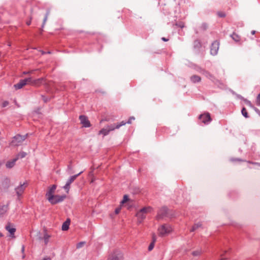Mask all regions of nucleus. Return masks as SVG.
<instances>
[{
	"instance_id": "5",
	"label": "nucleus",
	"mask_w": 260,
	"mask_h": 260,
	"mask_svg": "<svg viewBox=\"0 0 260 260\" xmlns=\"http://www.w3.org/2000/svg\"><path fill=\"white\" fill-rule=\"evenodd\" d=\"M82 171L80 172L78 174L73 175L70 177V178L66 182L65 185L63 187V188L66 190L67 192H69V190L70 188L71 184L74 181V180L80 175L82 173Z\"/></svg>"
},
{
	"instance_id": "34",
	"label": "nucleus",
	"mask_w": 260,
	"mask_h": 260,
	"mask_svg": "<svg viewBox=\"0 0 260 260\" xmlns=\"http://www.w3.org/2000/svg\"><path fill=\"white\" fill-rule=\"evenodd\" d=\"M207 28L208 25L206 23H203L200 27V29L202 31H205L207 29Z\"/></svg>"
},
{
	"instance_id": "49",
	"label": "nucleus",
	"mask_w": 260,
	"mask_h": 260,
	"mask_svg": "<svg viewBox=\"0 0 260 260\" xmlns=\"http://www.w3.org/2000/svg\"><path fill=\"white\" fill-rule=\"evenodd\" d=\"M34 70H31V71H30V72H23V74H29V73H32L34 72Z\"/></svg>"
},
{
	"instance_id": "3",
	"label": "nucleus",
	"mask_w": 260,
	"mask_h": 260,
	"mask_svg": "<svg viewBox=\"0 0 260 260\" xmlns=\"http://www.w3.org/2000/svg\"><path fill=\"white\" fill-rule=\"evenodd\" d=\"M172 231L171 227L168 224H163L158 229V234L160 236L163 237L168 234Z\"/></svg>"
},
{
	"instance_id": "47",
	"label": "nucleus",
	"mask_w": 260,
	"mask_h": 260,
	"mask_svg": "<svg viewBox=\"0 0 260 260\" xmlns=\"http://www.w3.org/2000/svg\"><path fill=\"white\" fill-rule=\"evenodd\" d=\"M156 236L154 234H153V236H152V242H153V243H154L156 241Z\"/></svg>"
},
{
	"instance_id": "46",
	"label": "nucleus",
	"mask_w": 260,
	"mask_h": 260,
	"mask_svg": "<svg viewBox=\"0 0 260 260\" xmlns=\"http://www.w3.org/2000/svg\"><path fill=\"white\" fill-rule=\"evenodd\" d=\"M9 105V102L8 101H4L3 103V107H5Z\"/></svg>"
},
{
	"instance_id": "25",
	"label": "nucleus",
	"mask_w": 260,
	"mask_h": 260,
	"mask_svg": "<svg viewBox=\"0 0 260 260\" xmlns=\"http://www.w3.org/2000/svg\"><path fill=\"white\" fill-rule=\"evenodd\" d=\"M202 223L201 222H198L197 223H195L192 227V228L190 229V231L191 232H194L196 230H197L198 228L202 226Z\"/></svg>"
},
{
	"instance_id": "24",
	"label": "nucleus",
	"mask_w": 260,
	"mask_h": 260,
	"mask_svg": "<svg viewBox=\"0 0 260 260\" xmlns=\"http://www.w3.org/2000/svg\"><path fill=\"white\" fill-rule=\"evenodd\" d=\"M126 123H127V122H125L124 121H122L121 122L118 124L113 123L112 125H113L114 128L115 129H118L120 128L121 126L124 125Z\"/></svg>"
},
{
	"instance_id": "4",
	"label": "nucleus",
	"mask_w": 260,
	"mask_h": 260,
	"mask_svg": "<svg viewBox=\"0 0 260 260\" xmlns=\"http://www.w3.org/2000/svg\"><path fill=\"white\" fill-rule=\"evenodd\" d=\"M66 198V196L54 195L48 198V200L52 204H56L61 202Z\"/></svg>"
},
{
	"instance_id": "57",
	"label": "nucleus",
	"mask_w": 260,
	"mask_h": 260,
	"mask_svg": "<svg viewBox=\"0 0 260 260\" xmlns=\"http://www.w3.org/2000/svg\"><path fill=\"white\" fill-rule=\"evenodd\" d=\"M4 235L0 232V238L3 237Z\"/></svg>"
},
{
	"instance_id": "38",
	"label": "nucleus",
	"mask_w": 260,
	"mask_h": 260,
	"mask_svg": "<svg viewBox=\"0 0 260 260\" xmlns=\"http://www.w3.org/2000/svg\"><path fill=\"white\" fill-rule=\"evenodd\" d=\"M85 244V242H79L77 244V248H80L81 247H82Z\"/></svg>"
},
{
	"instance_id": "6",
	"label": "nucleus",
	"mask_w": 260,
	"mask_h": 260,
	"mask_svg": "<svg viewBox=\"0 0 260 260\" xmlns=\"http://www.w3.org/2000/svg\"><path fill=\"white\" fill-rule=\"evenodd\" d=\"M168 216V208L166 207H163L158 211L156 218L158 220H159Z\"/></svg>"
},
{
	"instance_id": "41",
	"label": "nucleus",
	"mask_w": 260,
	"mask_h": 260,
	"mask_svg": "<svg viewBox=\"0 0 260 260\" xmlns=\"http://www.w3.org/2000/svg\"><path fill=\"white\" fill-rule=\"evenodd\" d=\"M176 25H177L178 27H181V28H183L184 27V23L182 22H179L178 23H176Z\"/></svg>"
},
{
	"instance_id": "44",
	"label": "nucleus",
	"mask_w": 260,
	"mask_h": 260,
	"mask_svg": "<svg viewBox=\"0 0 260 260\" xmlns=\"http://www.w3.org/2000/svg\"><path fill=\"white\" fill-rule=\"evenodd\" d=\"M218 15L220 17H224L225 16V14L222 12H218Z\"/></svg>"
},
{
	"instance_id": "14",
	"label": "nucleus",
	"mask_w": 260,
	"mask_h": 260,
	"mask_svg": "<svg viewBox=\"0 0 260 260\" xmlns=\"http://www.w3.org/2000/svg\"><path fill=\"white\" fill-rule=\"evenodd\" d=\"M18 159V157H15L12 160L8 161L6 164V167L8 169L12 168L15 165L16 161Z\"/></svg>"
},
{
	"instance_id": "36",
	"label": "nucleus",
	"mask_w": 260,
	"mask_h": 260,
	"mask_svg": "<svg viewBox=\"0 0 260 260\" xmlns=\"http://www.w3.org/2000/svg\"><path fill=\"white\" fill-rule=\"evenodd\" d=\"M128 200V197L127 195H124L122 201H121V204H123Z\"/></svg>"
},
{
	"instance_id": "59",
	"label": "nucleus",
	"mask_w": 260,
	"mask_h": 260,
	"mask_svg": "<svg viewBox=\"0 0 260 260\" xmlns=\"http://www.w3.org/2000/svg\"><path fill=\"white\" fill-rule=\"evenodd\" d=\"M0 189L2 190L3 189L2 187H0Z\"/></svg>"
},
{
	"instance_id": "51",
	"label": "nucleus",
	"mask_w": 260,
	"mask_h": 260,
	"mask_svg": "<svg viewBox=\"0 0 260 260\" xmlns=\"http://www.w3.org/2000/svg\"><path fill=\"white\" fill-rule=\"evenodd\" d=\"M42 260H51V258L50 257H46L44 258Z\"/></svg>"
},
{
	"instance_id": "53",
	"label": "nucleus",
	"mask_w": 260,
	"mask_h": 260,
	"mask_svg": "<svg viewBox=\"0 0 260 260\" xmlns=\"http://www.w3.org/2000/svg\"><path fill=\"white\" fill-rule=\"evenodd\" d=\"M30 23H31V21L30 20H29V21H27L26 22V24H27V25H29L30 24Z\"/></svg>"
},
{
	"instance_id": "33",
	"label": "nucleus",
	"mask_w": 260,
	"mask_h": 260,
	"mask_svg": "<svg viewBox=\"0 0 260 260\" xmlns=\"http://www.w3.org/2000/svg\"><path fill=\"white\" fill-rule=\"evenodd\" d=\"M202 253L201 249H198L197 250L194 251L192 252V255L194 256H197L200 255Z\"/></svg>"
},
{
	"instance_id": "42",
	"label": "nucleus",
	"mask_w": 260,
	"mask_h": 260,
	"mask_svg": "<svg viewBox=\"0 0 260 260\" xmlns=\"http://www.w3.org/2000/svg\"><path fill=\"white\" fill-rule=\"evenodd\" d=\"M256 104L258 106H260V93L257 96Z\"/></svg>"
},
{
	"instance_id": "21",
	"label": "nucleus",
	"mask_w": 260,
	"mask_h": 260,
	"mask_svg": "<svg viewBox=\"0 0 260 260\" xmlns=\"http://www.w3.org/2000/svg\"><path fill=\"white\" fill-rule=\"evenodd\" d=\"M70 223V219L68 218L65 222H63L62 225V231H67L69 228V225Z\"/></svg>"
},
{
	"instance_id": "48",
	"label": "nucleus",
	"mask_w": 260,
	"mask_h": 260,
	"mask_svg": "<svg viewBox=\"0 0 260 260\" xmlns=\"http://www.w3.org/2000/svg\"><path fill=\"white\" fill-rule=\"evenodd\" d=\"M254 111L260 116V111L257 108H254Z\"/></svg>"
},
{
	"instance_id": "26",
	"label": "nucleus",
	"mask_w": 260,
	"mask_h": 260,
	"mask_svg": "<svg viewBox=\"0 0 260 260\" xmlns=\"http://www.w3.org/2000/svg\"><path fill=\"white\" fill-rule=\"evenodd\" d=\"M152 208L150 207H144L141 209L140 211L146 214L147 213L150 212Z\"/></svg>"
},
{
	"instance_id": "29",
	"label": "nucleus",
	"mask_w": 260,
	"mask_h": 260,
	"mask_svg": "<svg viewBox=\"0 0 260 260\" xmlns=\"http://www.w3.org/2000/svg\"><path fill=\"white\" fill-rule=\"evenodd\" d=\"M231 37L236 42H238L240 40V37L237 34L234 32L231 35Z\"/></svg>"
},
{
	"instance_id": "60",
	"label": "nucleus",
	"mask_w": 260,
	"mask_h": 260,
	"mask_svg": "<svg viewBox=\"0 0 260 260\" xmlns=\"http://www.w3.org/2000/svg\"><path fill=\"white\" fill-rule=\"evenodd\" d=\"M196 34H198V31L197 30H196Z\"/></svg>"
},
{
	"instance_id": "32",
	"label": "nucleus",
	"mask_w": 260,
	"mask_h": 260,
	"mask_svg": "<svg viewBox=\"0 0 260 260\" xmlns=\"http://www.w3.org/2000/svg\"><path fill=\"white\" fill-rule=\"evenodd\" d=\"M23 80L25 81V83L26 85L27 84H30L31 85H32V81L34 80H32V78H31V77L23 79Z\"/></svg>"
},
{
	"instance_id": "15",
	"label": "nucleus",
	"mask_w": 260,
	"mask_h": 260,
	"mask_svg": "<svg viewBox=\"0 0 260 260\" xmlns=\"http://www.w3.org/2000/svg\"><path fill=\"white\" fill-rule=\"evenodd\" d=\"M57 186L55 184L50 187L46 193V196L47 198L50 197L51 196H54L53 194L55 192V190Z\"/></svg>"
},
{
	"instance_id": "50",
	"label": "nucleus",
	"mask_w": 260,
	"mask_h": 260,
	"mask_svg": "<svg viewBox=\"0 0 260 260\" xmlns=\"http://www.w3.org/2000/svg\"><path fill=\"white\" fill-rule=\"evenodd\" d=\"M161 39H162V40H163L164 41H165V42L168 41L169 40V39H168L166 38H164V37L162 38Z\"/></svg>"
},
{
	"instance_id": "1",
	"label": "nucleus",
	"mask_w": 260,
	"mask_h": 260,
	"mask_svg": "<svg viewBox=\"0 0 260 260\" xmlns=\"http://www.w3.org/2000/svg\"><path fill=\"white\" fill-rule=\"evenodd\" d=\"M27 136V134L23 136L19 134L16 135L13 137L11 145L14 146L20 145L26 139Z\"/></svg>"
},
{
	"instance_id": "27",
	"label": "nucleus",
	"mask_w": 260,
	"mask_h": 260,
	"mask_svg": "<svg viewBox=\"0 0 260 260\" xmlns=\"http://www.w3.org/2000/svg\"><path fill=\"white\" fill-rule=\"evenodd\" d=\"M9 180L8 179H5V180L3 182L2 185L4 186V189L6 190L9 187Z\"/></svg>"
},
{
	"instance_id": "45",
	"label": "nucleus",
	"mask_w": 260,
	"mask_h": 260,
	"mask_svg": "<svg viewBox=\"0 0 260 260\" xmlns=\"http://www.w3.org/2000/svg\"><path fill=\"white\" fill-rule=\"evenodd\" d=\"M120 210H121L120 207L117 208L115 210V214H118L120 212Z\"/></svg>"
},
{
	"instance_id": "31",
	"label": "nucleus",
	"mask_w": 260,
	"mask_h": 260,
	"mask_svg": "<svg viewBox=\"0 0 260 260\" xmlns=\"http://www.w3.org/2000/svg\"><path fill=\"white\" fill-rule=\"evenodd\" d=\"M50 237V236L48 235L47 234H45L43 239L44 240V243L45 245H47L49 241V239Z\"/></svg>"
},
{
	"instance_id": "9",
	"label": "nucleus",
	"mask_w": 260,
	"mask_h": 260,
	"mask_svg": "<svg viewBox=\"0 0 260 260\" xmlns=\"http://www.w3.org/2000/svg\"><path fill=\"white\" fill-rule=\"evenodd\" d=\"M199 119L205 124H208L211 121V118L209 113L200 115L199 116Z\"/></svg>"
},
{
	"instance_id": "18",
	"label": "nucleus",
	"mask_w": 260,
	"mask_h": 260,
	"mask_svg": "<svg viewBox=\"0 0 260 260\" xmlns=\"http://www.w3.org/2000/svg\"><path fill=\"white\" fill-rule=\"evenodd\" d=\"M44 80L45 79L44 78L34 80L32 81V85L39 86L44 83Z\"/></svg>"
},
{
	"instance_id": "11",
	"label": "nucleus",
	"mask_w": 260,
	"mask_h": 260,
	"mask_svg": "<svg viewBox=\"0 0 260 260\" xmlns=\"http://www.w3.org/2000/svg\"><path fill=\"white\" fill-rule=\"evenodd\" d=\"M79 119L81 123L85 127H89L90 126V121L88 120L87 117L85 115H80L79 116Z\"/></svg>"
},
{
	"instance_id": "8",
	"label": "nucleus",
	"mask_w": 260,
	"mask_h": 260,
	"mask_svg": "<svg viewBox=\"0 0 260 260\" xmlns=\"http://www.w3.org/2000/svg\"><path fill=\"white\" fill-rule=\"evenodd\" d=\"M5 229L10 233L9 236L11 238H14V234L16 232V228L13 224L8 222L5 226Z\"/></svg>"
},
{
	"instance_id": "20",
	"label": "nucleus",
	"mask_w": 260,
	"mask_h": 260,
	"mask_svg": "<svg viewBox=\"0 0 260 260\" xmlns=\"http://www.w3.org/2000/svg\"><path fill=\"white\" fill-rule=\"evenodd\" d=\"M190 80L192 83H196L200 82L201 80V78L200 76L195 75L191 76L190 77Z\"/></svg>"
},
{
	"instance_id": "39",
	"label": "nucleus",
	"mask_w": 260,
	"mask_h": 260,
	"mask_svg": "<svg viewBox=\"0 0 260 260\" xmlns=\"http://www.w3.org/2000/svg\"><path fill=\"white\" fill-rule=\"evenodd\" d=\"M154 246V243L153 242H151L148 246V250L151 251L153 249Z\"/></svg>"
},
{
	"instance_id": "13",
	"label": "nucleus",
	"mask_w": 260,
	"mask_h": 260,
	"mask_svg": "<svg viewBox=\"0 0 260 260\" xmlns=\"http://www.w3.org/2000/svg\"><path fill=\"white\" fill-rule=\"evenodd\" d=\"M197 71L201 74L205 75L207 78L213 80L214 79V76L211 74L209 72L204 69L199 68Z\"/></svg>"
},
{
	"instance_id": "43",
	"label": "nucleus",
	"mask_w": 260,
	"mask_h": 260,
	"mask_svg": "<svg viewBox=\"0 0 260 260\" xmlns=\"http://www.w3.org/2000/svg\"><path fill=\"white\" fill-rule=\"evenodd\" d=\"M135 117H134V116H132V117H131L128 119V121H127V123H128V124H131V123H132V120H135Z\"/></svg>"
},
{
	"instance_id": "10",
	"label": "nucleus",
	"mask_w": 260,
	"mask_h": 260,
	"mask_svg": "<svg viewBox=\"0 0 260 260\" xmlns=\"http://www.w3.org/2000/svg\"><path fill=\"white\" fill-rule=\"evenodd\" d=\"M114 130L113 125L112 124L107 125L105 128H102L99 131V134H102L104 136H106L109 134L110 131Z\"/></svg>"
},
{
	"instance_id": "7",
	"label": "nucleus",
	"mask_w": 260,
	"mask_h": 260,
	"mask_svg": "<svg viewBox=\"0 0 260 260\" xmlns=\"http://www.w3.org/2000/svg\"><path fill=\"white\" fill-rule=\"evenodd\" d=\"M219 42L217 41H214L210 47V53L212 55H216L218 51Z\"/></svg>"
},
{
	"instance_id": "22",
	"label": "nucleus",
	"mask_w": 260,
	"mask_h": 260,
	"mask_svg": "<svg viewBox=\"0 0 260 260\" xmlns=\"http://www.w3.org/2000/svg\"><path fill=\"white\" fill-rule=\"evenodd\" d=\"M201 46H202L201 43L199 40L197 39V40H196L194 41V42H193L194 48L199 49V48H200L201 47Z\"/></svg>"
},
{
	"instance_id": "54",
	"label": "nucleus",
	"mask_w": 260,
	"mask_h": 260,
	"mask_svg": "<svg viewBox=\"0 0 260 260\" xmlns=\"http://www.w3.org/2000/svg\"><path fill=\"white\" fill-rule=\"evenodd\" d=\"M252 164H255L258 165V166H260V163L258 162H251Z\"/></svg>"
},
{
	"instance_id": "23",
	"label": "nucleus",
	"mask_w": 260,
	"mask_h": 260,
	"mask_svg": "<svg viewBox=\"0 0 260 260\" xmlns=\"http://www.w3.org/2000/svg\"><path fill=\"white\" fill-rule=\"evenodd\" d=\"M240 99H242L243 100V101H244L245 103L249 107L253 108L254 109V108H255V107H254L253 106V105L251 104V102L248 101V100L247 99H244L242 96L241 95H239L238 96Z\"/></svg>"
},
{
	"instance_id": "52",
	"label": "nucleus",
	"mask_w": 260,
	"mask_h": 260,
	"mask_svg": "<svg viewBox=\"0 0 260 260\" xmlns=\"http://www.w3.org/2000/svg\"><path fill=\"white\" fill-rule=\"evenodd\" d=\"M221 258L220 260H225V259L227 258V257H225V258L222 255H221Z\"/></svg>"
},
{
	"instance_id": "40",
	"label": "nucleus",
	"mask_w": 260,
	"mask_h": 260,
	"mask_svg": "<svg viewBox=\"0 0 260 260\" xmlns=\"http://www.w3.org/2000/svg\"><path fill=\"white\" fill-rule=\"evenodd\" d=\"M42 100H43V101L45 103H47L50 100L49 98L45 97L44 95H42Z\"/></svg>"
},
{
	"instance_id": "17",
	"label": "nucleus",
	"mask_w": 260,
	"mask_h": 260,
	"mask_svg": "<svg viewBox=\"0 0 260 260\" xmlns=\"http://www.w3.org/2000/svg\"><path fill=\"white\" fill-rule=\"evenodd\" d=\"M136 216L138 217V222L139 223H141L146 217L145 214L140 210L137 212Z\"/></svg>"
},
{
	"instance_id": "58",
	"label": "nucleus",
	"mask_w": 260,
	"mask_h": 260,
	"mask_svg": "<svg viewBox=\"0 0 260 260\" xmlns=\"http://www.w3.org/2000/svg\"><path fill=\"white\" fill-rule=\"evenodd\" d=\"M232 161L240 160V159H232Z\"/></svg>"
},
{
	"instance_id": "2",
	"label": "nucleus",
	"mask_w": 260,
	"mask_h": 260,
	"mask_svg": "<svg viewBox=\"0 0 260 260\" xmlns=\"http://www.w3.org/2000/svg\"><path fill=\"white\" fill-rule=\"evenodd\" d=\"M108 260H123V254L120 250H115L109 255Z\"/></svg>"
},
{
	"instance_id": "35",
	"label": "nucleus",
	"mask_w": 260,
	"mask_h": 260,
	"mask_svg": "<svg viewBox=\"0 0 260 260\" xmlns=\"http://www.w3.org/2000/svg\"><path fill=\"white\" fill-rule=\"evenodd\" d=\"M26 155V153L25 152H21L19 154H18L16 157H18V159L19 158H24Z\"/></svg>"
},
{
	"instance_id": "12",
	"label": "nucleus",
	"mask_w": 260,
	"mask_h": 260,
	"mask_svg": "<svg viewBox=\"0 0 260 260\" xmlns=\"http://www.w3.org/2000/svg\"><path fill=\"white\" fill-rule=\"evenodd\" d=\"M26 185V183H24L23 184H21L19 186L15 188L16 192L18 196H20L22 194Z\"/></svg>"
},
{
	"instance_id": "28",
	"label": "nucleus",
	"mask_w": 260,
	"mask_h": 260,
	"mask_svg": "<svg viewBox=\"0 0 260 260\" xmlns=\"http://www.w3.org/2000/svg\"><path fill=\"white\" fill-rule=\"evenodd\" d=\"M49 14H50V10H48L47 11V12H46V13L45 14V17H44V20H43V24H42V27H44V25L45 24V23H46V21L47 20Z\"/></svg>"
},
{
	"instance_id": "16",
	"label": "nucleus",
	"mask_w": 260,
	"mask_h": 260,
	"mask_svg": "<svg viewBox=\"0 0 260 260\" xmlns=\"http://www.w3.org/2000/svg\"><path fill=\"white\" fill-rule=\"evenodd\" d=\"M25 85L26 84L25 83V81H24L23 79H22L20 80L18 83L14 84V87L15 88L16 90L20 89Z\"/></svg>"
},
{
	"instance_id": "30",
	"label": "nucleus",
	"mask_w": 260,
	"mask_h": 260,
	"mask_svg": "<svg viewBox=\"0 0 260 260\" xmlns=\"http://www.w3.org/2000/svg\"><path fill=\"white\" fill-rule=\"evenodd\" d=\"M242 115L245 118H248L249 115L245 107H243L241 110Z\"/></svg>"
},
{
	"instance_id": "56",
	"label": "nucleus",
	"mask_w": 260,
	"mask_h": 260,
	"mask_svg": "<svg viewBox=\"0 0 260 260\" xmlns=\"http://www.w3.org/2000/svg\"><path fill=\"white\" fill-rule=\"evenodd\" d=\"M251 34L252 35H254L255 34V30H252L251 32Z\"/></svg>"
},
{
	"instance_id": "55",
	"label": "nucleus",
	"mask_w": 260,
	"mask_h": 260,
	"mask_svg": "<svg viewBox=\"0 0 260 260\" xmlns=\"http://www.w3.org/2000/svg\"><path fill=\"white\" fill-rule=\"evenodd\" d=\"M24 246H22V249H21V251H22V252H24Z\"/></svg>"
},
{
	"instance_id": "19",
	"label": "nucleus",
	"mask_w": 260,
	"mask_h": 260,
	"mask_svg": "<svg viewBox=\"0 0 260 260\" xmlns=\"http://www.w3.org/2000/svg\"><path fill=\"white\" fill-rule=\"evenodd\" d=\"M8 209V205H0V216L3 217Z\"/></svg>"
},
{
	"instance_id": "37",
	"label": "nucleus",
	"mask_w": 260,
	"mask_h": 260,
	"mask_svg": "<svg viewBox=\"0 0 260 260\" xmlns=\"http://www.w3.org/2000/svg\"><path fill=\"white\" fill-rule=\"evenodd\" d=\"M71 163H72V162H71V161H70V165H68V169H67V171H68V172L69 174H72V173H73V172H72V166H71Z\"/></svg>"
}]
</instances>
